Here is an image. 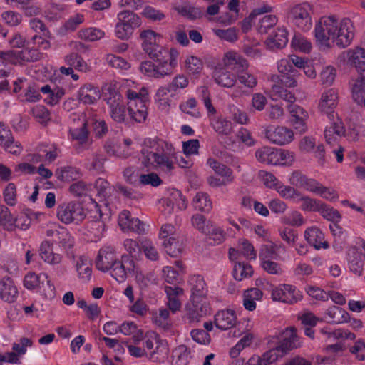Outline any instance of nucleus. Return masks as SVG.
<instances>
[{
  "label": "nucleus",
  "instance_id": "obj_1",
  "mask_svg": "<svg viewBox=\"0 0 365 365\" xmlns=\"http://www.w3.org/2000/svg\"><path fill=\"white\" fill-rule=\"evenodd\" d=\"M354 34V24L348 18L339 19L333 16H322L314 27L316 42L322 48H329L334 45L341 48L348 47Z\"/></svg>",
  "mask_w": 365,
  "mask_h": 365
},
{
  "label": "nucleus",
  "instance_id": "obj_2",
  "mask_svg": "<svg viewBox=\"0 0 365 365\" xmlns=\"http://www.w3.org/2000/svg\"><path fill=\"white\" fill-rule=\"evenodd\" d=\"M140 160L143 166L148 169L170 173L175 168L177 153L170 143L147 138L143 144Z\"/></svg>",
  "mask_w": 365,
  "mask_h": 365
},
{
  "label": "nucleus",
  "instance_id": "obj_3",
  "mask_svg": "<svg viewBox=\"0 0 365 365\" xmlns=\"http://www.w3.org/2000/svg\"><path fill=\"white\" fill-rule=\"evenodd\" d=\"M189 283L191 286V294L185 309L189 319L197 320L209 312L205 282L201 276L197 275L192 276Z\"/></svg>",
  "mask_w": 365,
  "mask_h": 365
},
{
  "label": "nucleus",
  "instance_id": "obj_4",
  "mask_svg": "<svg viewBox=\"0 0 365 365\" xmlns=\"http://www.w3.org/2000/svg\"><path fill=\"white\" fill-rule=\"evenodd\" d=\"M272 95L285 101L291 103L287 106L289 114V123L296 132L304 133L308 130V120L309 115L308 111L299 105L293 103L296 101L294 94L279 85H274L272 88Z\"/></svg>",
  "mask_w": 365,
  "mask_h": 365
},
{
  "label": "nucleus",
  "instance_id": "obj_5",
  "mask_svg": "<svg viewBox=\"0 0 365 365\" xmlns=\"http://www.w3.org/2000/svg\"><path fill=\"white\" fill-rule=\"evenodd\" d=\"M168 53V58L165 56H155V62H142L139 68L140 73L147 77L154 78H160L171 74L178 66L180 52L177 48H171Z\"/></svg>",
  "mask_w": 365,
  "mask_h": 365
},
{
  "label": "nucleus",
  "instance_id": "obj_6",
  "mask_svg": "<svg viewBox=\"0 0 365 365\" xmlns=\"http://www.w3.org/2000/svg\"><path fill=\"white\" fill-rule=\"evenodd\" d=\"M269 354L274 357L277 362L282 359L289 351L302 346V341L297 334L293 327L286 328L276 335L272 336L269 341Z\"/></svg>",
  "mask_w": 365,
  "mask_h": 365
},
{
  "label": "nucleus",
  "instance_id": "obj_7",
  "mask_svg": "<svg viewBox=\"0 0 365 365\" xmlns=\"http://www.w3.org/2000/svg\"><path fill=\"white\" fill-rule=\"evenodd\" d=\"M109 273L119 283L124 282L128 277L131 276L135 277L140 287L147 286V279L134 260L128 255H123L120 259L118 258Z\"/></svg>",
  "mask_w": 365,
  "mask_h": 365
},
{
  "label": "nucleus",
  "instance_id": "obj_8",
  "mask_svg": "<svg viewBox=\"0 0 365 365\" xmlns=\"http://www.w3.org/2000/svg\"><path fill=\"white\" fill-rule=\"evenodd\" d=\"M23 284L28 290L39 292L45 299L51 300L56 297L55 285L46 273L29 272L24 276Z\"/></svg>",
  "mask_w": 365,
  "mask_h": 365
},
{
  "label": "nucleus",
  "instance_id": "obj_9",
  "mask_svg": "<svg viewBox=\"0 0 365 365\" xmlns=\"http://www.w3.org/2000/svg\"><path fill=\"white\" fill-rule=\"evenodd\" d=\"M253 328L252 319L250 317H242L238 327L233 330L232 336L242 337L240 340L230 348L229 356L236 359L240 353L245 349L250 348L255 341V335L251 331Z\"/></svg>",
  "mask_w": 365,
  "mask_h": 365
},
{
  "label": "nucleus",
  "instance_id": "obj_10",
  "mask_svg": "<svg viewBox=\"0 0 365 365\" xmlns=\"http://www.w3.org/2000/svg\"><path fill=\"white\" fill-rule=\"evenodd\" d=\"M117 23L115 26V35L120 40L130 39L135 30L141 25L140 18L130 11H123L117 15Z\"/></svg>",
  "mask_w": 365,
  "mask_h": 365
},
{
  "label": "nucleus",
  "instance_id": "obj_11",
  "mask_svg": "<svg viewBox=\"0 0 365 365\" xmlns=\"http://www.w3.org/2000/svg\"><path fill=\"white\" fill-rule=\"evenodd\" d=\"M41 54L35 49H24L21 51H0V78L7 76L5 63L21 64L26 61H35L41 58Z\"/></svg>",
  "mask_w": 365,
  "mask_h": 365
},
{
  "label": "nucleus",
  "instance_id": "obj_12",
  "mask_svg": "<svg viewBox=\"0 0 365 365\" xmlns=\"http://www.w3.org/2000/svg\"><path fill=\"white\" fill-rule=\"evenodd\" d=\"M346 260L350 272L358 276L363 274L365 270V240L358 239L356 245L348 249Z\"/></svg>",
  "mask_w": 365,
  "mask_h": 365
},
{
  "label": "nucleus",
  "instance_id": "obj_13",
  "mask_svg": "<svg viewBox=\"0 0 365 365\" xmlns=\"http://www.w3.org/2000/svg\"><path fill=\"white\" fill-rule=\"evenodd\" d=\"M148 89L143 88L140 93V96L135 97L133 93L128 94V112L135 121L143 123L148 115L147 101L148 99Z\"/></svg>",
  "mask_w": 365,
  "mask_h": 365
},
{
  "label": "nucleus",
  "instance_id": "obj_14",
  "mask_svg": "<svg viewBox=\"0 0 365 365\" xmlns=\"http://www.w3.org/2000/svg\"><path fill=\"white\" fill-rule=\"evenodd\" d=\"M289 16L292 24L302 31H309L312 27V6L307 3L292 6Z\"/></svg>",
  "mask_w": 365,
  "mask_h": 365
},
{
  "label": "nucleus",
  "instance_id": "obj_15",
  "mask_svg": "<svg viewBox=\"0 0 365 365\" xmlns=\"http://www.w3.org/2000/svg\"><path fill=\"white\" fill-rule=\"evenodd\" d=\"M265 138L272 144L284 146L294 140V132L284 125H269L264 130Z\"/></svg>",
  "mask_w": 365,
  "mask_h": 365
},
{
  "label": "nucleus",
  "instance_id": "obj_16",
  "mask_svg": "<svg viewBox=\"0 0 365 365\" xmlns=\"http://www.w3.org/2000/svg\"><path fill=\"white\" fill-rule=\"evenodd\" d=\"M57 217L64 224L81 222L86 217L82 205L78 202H70L60 205L57 208Z\"/></svg>",
  "mask_w": 365,
  "mask_h": 365
},
{
  "label": "nucleus",
  "instance_id": "obj_17",
  "mask_svg": "<svg viewBox=\"0 0 365 365\" xmlns=\"http://www.w3.org/2000/svg\"><path fill=\"white\" fill-rule=\"evenodd\" d=\"M271 298L274 302L292 304L302 300V293L294 285L281 284L272 289Z\"/></svg>",
  "mask_w": 365,
  "mask_h": 365
},
{
  "label": "nucleus",
  "instance_id": "obj_18",
  "mask_svg": "<svg viewBox=\"0 0 365 365\" xmlns=\"http://www.w3.org/2000/svg\"><path fill=\"white\" fill-rule=\"evenodd\" d=\"M298 149L301 153L313 154L321 165L324 161V146L315 135H305L299 141Z\"/></svg>",
  "mask_w": 365,
  "mask_h": 365
},
{
  "label": "nucleus",
  "instance_id": "obj_19",
  "mask_svg": "<svg viewBox=\"0 0 365 365\" xmlns=\"http://www.w3.org/2000/svg\"><path fill=\"white\" fill-rule=\"evenodd\" d=\"M338 99V92L336 89H326L320 95L317 108L321 113L326 114L329 118H334Z\"/></svg>",
  "mask_w": 365,
  "mask_h": 365
},
{
  "label": "nucleus",
  "instance_id": "obj_20",
  "mask_svg": "<svg viewBox=\"0 0 365 365\" xmlns=\"http://www.w3.org/2000/svg\"><path fill=\"white\" fill-rule=\"evenodd\" d=\"M215 327L221 331L236 329L240 323L237 312L232 309H224L218 311L214 318Z\"/></svg>",
  "mask_w": 365,
  "mask_h": 365
},
{
  "label": "nucleus",
  "instance_id": "obj_21",
  "mask_svg": "<svg viewBox=\"0 0 365 365\" xmlns=\"http://www.w3.org/2000/svg\"><path fill=\"white\" fill-rule=\"evenodd\" d=\"M117 259V252L113 247H103L98 252L96 260V268L103 272H110Z\"/></svg>",
  "mask_w": 365,
  "mask_h": 365
},
{
  "label": "nucleus",
  "instance_id": "obj_22",
  "mask_svg": "<svg viewBox=\"0 0 365 365\" xmlns=\"http://www.w3.org/2000/svg\"><path fill=\"white\" fill-rule=\"evenodd\" d=\"M339 59L354 66L361 73H365V50L364 48L356 47L344 51L340 54Z\"/></svg>",
  "mask_w": 365,
  "mask_h": 365
},
{
  "label": "nucleus",
  "instance_id": "obj_23",
  "mask_svg": "<svg viewBox=\"0 0 365 365\" xmlns=\"http://www.w3.org/2000/svg\"><path fill=\"white\" fill-rule=\"evenodd\" d=\"M140 37L143 40V49L150 58H155L157 56L155 52L163 39V36L153 30L148 29L143 31Z\"/></svg>",
  "mask_w": 365,
  "mask_h": 365
},
{
  "label": "nucleus",
  "instance_id": "obj_24",
  "mask_svg": "<svg viewBox=\"0 0 365 365\" xmlns=\"http://www.w3.org/2000/svg\"><path fill=\"white\" fill-rule=\"evenodd\" d=\"M0 145L14 155H19L23 150L21 145L14 140L9 128L2 123H0Z\"/></svg>",
  "mask_w": 365,
  "mask_h": 365
},
{
  "label": "nucleus",
  "instance_id": "obj_25",
  "mask_svg": "<svg viewBox=\"0 0 365 365\" xmlns=\"http://www.w3.org/2000/svg\"><path fill=\"white\" fill-rule=\"evenodd\" d=\"M118 225L123 232H145L146 225L138 218H131L130 213L127 210L122 211L118 217Z\"/></svg>",
  "mask_w": 365,
  "mask_h": 365
},
{
  "label": "nucleus",
  "instance_id": "obj_26",
  "mask_svg": "<svg viewBox=\"0 0 365 365\" xmlns=\"http://www.w3.org/2000/svg\"><path fill=\"white\" fill-rule=\"evenodd\" d=\"M207 116L210 126L218 135L227 136L233 132V123L227 118L210 113Z\"/></svg>",
  "mask_w": 365,
  "mask_h": 365
},
{
  "label": "nucleus",
  "instance_id": "obj_27",
  "mask_svg": "<svg viewBox=\"0 0 365 365\" xmlns=\"http://www.w3.org/2000/svg\"><path fill=\"white\" fill-rule=\"evenodd\" d=\"M143 347L146 349L147 354L150 359H153L156 354L160 351L163 345V341L160 336L154 331H148L143 334Z\"/></svg>",
  "mask_w": 365,
  "mask_h": 365
},
{
  "label": "nucleus",
  "instance_id": "obj_28",
  "mask_svg": "<svg viewBox=\"0 0 365 365\" xmlns=\"http://www.w3.org/2000/svg\"><path fill=\"white\" fill-rule=\"evenodd\" d=\"M305 240L316 250L329 248V243L324 240V235L317 226L307 227L304 232Z\"/></svg>",
  "mask_w": 365,
  "mask_h": 365
},
{
  "label": "nucleus",
  "instance_id": "obj_29",
  "mask_svg": "<svg viewBox=\"0 0 365 365\" xmlns=\"http://www.w3.org/2000/svg\"><path fill=\"white\" fill-rule=\"evenodd\" d=\"M238 250L230 248L229 250L230 259L232 261H237L240 255H242L247 259H255L257 252L252 244L247 239H242L238 243Z\"/></svg>",
  "mask_w": 365,
  "mask_h": 365
},
{
  "label": "nucleus",
  "instance_id": "obj_30",
  "mask_svg": "<svg viewBox=\"0 0 365 365\" xmlns=\"http://www.w3.org/2000/svg\"><path fill=\"white\" fill-rule=\"evenodd\" d=\"M349 319V314L336 306H331L327 309L322 317V321L334 324L346 323Z\"/></svg>",
  "mask_w": 365,
  "mask_h": 365
},
{
  "label": "nucleus",
  "instance_id": "obj_31",
  "mask_svg": "<svg viewBox=\"0 0 365 365\" xmlns=\"http://www.w3.org/2000/svg\"><path fill=\"white\" fill-rule=\"evenodd\" d=\"M101 97L99 88L91 83L81 86L77 93L78 100L83 104H94Z\"/></svg>",
  "mask_w": 365,
  "mask_h": 365
},
{
  "label": "nucleus",
  "instance_id": "obj_32",
  "mask_svg": "<svg viewBox=\"0 0 365 365\" xmlns=\"http://www.w3.org/2000/svg\"><path fill=\"white\" fill-rule=\"evenodd\" d=\"M333 122L324 130V138L328 144L336 143L345 134V128L342 120L336 118H331Z\"/></svg>",
  "mask_w": 365,
  "mask_h": 365
},
{
  "label": "nucleus",
  "instance_id": "obj_33",
  "mask_svg": "<svg viewBox=\"0 0 365 365\" xmlns=\"http://www.w3.org/2000/svg\"><path fill=\"white\" fill-rule=\"evenodd\" d=\"M164 291L166 294L167 306L170 311L176 313L182 307L179 297L184 294V289L180 287L165 286Z\"/></svg>",
  "mask_w": 365,
  "mask_h": 365
},
{
  "label": "nucleus",
  "instance_id": "obj_34",
  "mask_svg": "<svg viewBox=\"0 0 365 365\" xmlns=\"http://www.w3.org/2000/svg\"><path fill=\"white\" fill-rule=\"evenodd\" d=\"M41 161L40 154L28 155L26 160L16 165L14 171L19 175H33L36 173V167L34 165Z\"/></svg>",
  "mask_w": 365,
  "mask_h": 365
},
{
  "label": "nucleus",
  "instance_id": "obj_35",
  "mask_svg": "<svg viewBox=\"0 0 365 365\" xmlns=\"http://www.w3.org/2000/svg\"><path fill=\"white\" fill-rule=\"evenodd\" d=\"M288 43V31L284 27H279L266 40L265 43L269 49L284 48Z\"/></svg>",
  "mask_w": 365,
  "mask_h": 365
},
{
  "label": "nucleus",
  "instance_id": "obj_36",
  "mask_svg": "<svg viewBox=\"0 0 365 365\" xmlns=\"http://www.w3.org/2000/svg\"><path fill=\"white\" fill-rule=\"evenodd\" d=\"M291 60L294 67L302 70L307 78L314 79L317 77L315 63L312 60L294 54L291 55Z\"/></svg>",
  "mask_w": 365,
  "mask_h": 365
},
{
  "label": "nucleus",
  "instance_id": "obj_37",
  "mask_svg": "<svg viewBox=\"0 0 365 365\" xmlns=\"http://www.w3.org/2000/svg\"><path fill=\"white\" fill-rule=\"evenodd\" d=\"M320 334L327 341L339 339L354 340L356 339V335L354 333L348 329L341 328L333 330L330 327H324L320 329Z\"/></svg>",
  "mask_w": 365,
  "mask_h": 365
},
{
  "label": "nucleus",
  "instance_id": "obj_38",
  "mask_svg": "<svg viewBox=\"0 0 365 365\" xmlns=\"http://www.w3.org/2000/svg\"><path fill=\"white\" fill-rule=\"evenodd\" d=\"M263 292L258 288H250L244 291L242 294V305L244 308L253 312L257 307V301H261Z\"/></svg>",
  "mask_w": 365,
  "mask_h": 365
},
{
  "label": "nucleus",
  "instance_id": "obj_39",
  "mask_svg": "<svg viewBox=\"0 0 365 365\" xmlns=\"http://www.w3.org/2000/svg\"><path fill=\"white\" fill-rule=\"evenodd\" d=\"M40 90L43 95L46 96L44 98L45 103L50 106L58 104L65 95L64 89L56 86L52 87L50 85H44L40 88Z\"/></svg>",
  "mask_w": 365,
  "mask_h": 365
},
{
  "label": "nucleus",
  "instance_id": "obj_40",
  "mask_svg": "<svg viewBox=\"0 0 365 365\" xmlns=\"http://www.w3.org/2000/svg\"><path fill=\"white\" fill-rule=\"evenodd\" d=\"M18 297V289L14 282L9 278L0 282V298L5 302L12 303Z\"/></svg>",
  "mask_w": 365,
  "mask_h": 365
},
{
  "label": "nucleus",
  "instance_id": "obj_41",
  "mask_svg": "<svg viewBox=\"0 0 365 365\" xmlns=\"http://www.w3.org/2000/svg\"><path fill=\"white\" fill-rule=\"evenodd\" d=\"M207 165L212 169L215 174L225 179L227 182H232L234 181L235 175L233 171L228 166L212 158H209L207 160Z\"/></svg>",
  "mask_w": 365,
  "mask_h": 365
},
{
  "label": "nucleus",
  "instance_id": "obj_42",
  "mask_svg": "<svg viewBox=\"0 0 365 365\" xmlns=\"http://www.w3.org/2000/svg\"><path fill=\"white\" fill-rule=\"evenodd\" d=\"M41 258L49 264H58L62 260V256L53 252L52 245L48 242H43L39 249Z\"/></svg>",
  "mask_w": 365,
  "mask_h": 365
},
{
  "label": "nucleus",
  "instance_id": "obj_43",
  "mask_svg": "<svg viewBox=\"0 0 365 365\" xmlns=\"http://www.w3.org/2000/svg\"><path fill=\"white\" fill-rule=\"evenodd\" d=\"M277 152V148L269 145L263 146L256 150L255 158L261 163L274 166Z\"/></svg>",
  "mask_w": 365,
  "mask_h": 365
},
{
  "label": "nucleus",
  "instance_id": "obj_44",
  "mask_svg": "<svg viewBox=\"0 0 365 365\" xmlns=\"http://www.w3.org/2000/svg\"><path fill=\"white\" fill-rule=\"evenodd\" d=\"M76 269L78 278L83 282H88L92 276L91 263L86 257H80L76 262Z\"/></svg>",
  "mask_w": 365,
  "mask_h": 365
},
{
  "label": "nucleus",
  "instance_id": "obj_45",
  "mask_svg": "<svg viewBox=\"0 0 365 365\" xmlns=\"http://www.w3.org/2000/svg\"><path fill=\"white\" fill-rule=\"evenodd\" d=\"M88 124V120H83L81 128H71L70 129L72 139L76 140L83 148H86L90 145L88 138V132L86 128Z\"/></svg>",
  "mask_w": 365,
  "mask_h": 365
},
{
  "label": "nucleus",
  "instance_id": "obj_46",
  "mask_svg": "<svg viewBox=\"0 0 365 365\" xmlns=\"http://www.w3.org/2000/svg\"><path fill=\"white\" fill-rule=\"evenodd\" d=\"M296 161V154L287 149L277 148L274 166L291 167Z\"/></svg>",
  "mask_w": 365,
  "mask_h": 365
},
{
  "label": "nucleus",
  "instance_id": "obj_47",
  "mask_svg": "<svg viewBox=\"0 0 365 365\" xmlns=\"http://www.w3.org/2000/svg\"><path fill=\"white\" fill-rule=\"evenodd\" d=\"M290 46L295 51L309 53L312 49V43L307 37L300 34H295L292 37Z\"/></svg>",
  "mask_w": 365,
  "mask_h": 365
},
{
  "label": "nucleus",
  "instance_id": "obj_48",
  "mask_svg": "<svg viewBox=\"0 0 365 365\" xmlns=\"http://www.w3.org/2000/svg\"><path fill=\"white\" fill-rule=\"evenodd\" d=\"M119 331L126 336H132L135 344H139L143 336V331L139 329L133 322H125L120 326Z\"/></svg>",
  "mask_w": 365,
  "mask_h": 365
},
{
  "label": "nucleus",
  "instance_id": "obj_49",
  "mask_svg": "<svg viewBox=\"0 0 365 365\" xmlns=\"http://www.w3.org/2000/svg\"><path fill=\"white\" fill-rule=\"evenodd\" d=\"M109 114L111 118L116 123L124 122L126 117V111L122 99L118 101H108Z\"/></svg>",
  "mask_w": 365,
  "mask_h": 365
},
{
  "label": "nucleus",
  "instance_id": "obj_50",
  "mask_svg": "<svg viewBox=\"0 0 365 365\" xmlns=\"http://www.w3.org/2000/svg\"><path fill=\"white\" fill-rule=\"evenodd\" d=\"M185 68L190 76L198 77L203 70V62L195 56H188L185 59Z\"/></svg>",
  "mask_w": 365,
  "mask_h": 365
},
{
  "label": "nucleus",
  "instance_id": "obj_51",
  "mask_svg": "<svg viewBox=\"0 0 365 365\" xmlns=\"http://www.w3.org/2000/svg\"><path fill=\"white\" fill-rule=\"evenodd\" d=\"M105 60L110 66L118 70L122 73H126L131 68V65L128 61L112 53L107 54Z\"/></svg>",
  "mask_w": 365,
  "mask_h": 365
},
{
  "label": "nucleus",
  "instance_id": "obj_52",
  "mask_svg": "<svg viewBox=\"0 0 365 365\" xmlns=\"http://www.w3.org/2000/svg\"><path fill=\"white\" fill-rule=\"evenodd\" d=\"M213 77L218 85L224 87L230 88L235 83V77L224 68L215 69Z\"/></svg>",
  "mask_w": 365,
  "mask_h": 365
},
{
  "label": "nucleus",
  "instance_id": "obj_53",
  "mask_svg": "<svg viewBox=\"0 0 365 365\" xmlns=\"http://www.w3.org/2000/svg\"><path fill=\"white\" fill-rule=\"evenodd\" d=\"M17 219L6 207L0 208V225L7 231H14L16 228Z\"/></svg>",
  "mask_w": 365,
  "mask_h": 365
},
{
  "label": "nucleus",
  "instance_id": "obj_54",
  "mask_svg": "<svg viewBox=\"0 0 365 365\" xmlns=\"http://www.w3.org/2000/svg\"><path fill=\"white\" fill-rule=\"evenodd\" d=\"M101 95L108 105L110 101H118L122 99L121 95L118 92L117 85L111 82L105 83L103 86Z\"/></svg>",
  "mask_w": 365,
  "mask_h": 365
},
{
  "label": "nucleus",
  "instance_id": "obj_55",
  "mask_svg": "<svg viewBox=\"0 0 365 365\" xmlns=\"http://www.w3.org/2000/svg\"><path fill=\"white\" fill-rule=\"evenodd\" d=\"M105 31L99 28L88 27L78 31V37L86 41H99L105 37Z\"/></svg>",
  "mask_w": 365,
  "mask_h": 365
},
{
  "label": "nucleus",
  "instance_id": "obj_56",
  "mask_svg": "<svg viewBox=\"0 0 365 365\" xmlns=\"http://www.w3.org/2000/svg\"><path fill=\"white\" fill-rule=\"evenodd\" d=\"M223 63L227 67L238 66L242 68H247L248 63L247 60L236 51L227 52L223 57Z\"/></svg>",
  "mask_w": 365,
  "mask_h": 365
},
{
  "label": "nucleus",
  "instance_id": "obj_57",
  "mask_svg": "<svg viewBox=\"0 0 365 365\" xmlns=\"http://www.w3.org/2000/svg\"><path fill=\"white\" fill-rule=\"evenodd\" d=\"M163 246L165 252L171 257L178 256L183 250V245L179 235L163 241Z\"/></svg>",
  "mask_w": 365,
  "mask_h": 365
},
{
  "label": "nucleus",
  "instance_id": "obj_58",
  "mask_svg": "<svg viewBox=\"0 0 365 365\" xmlns=\"http://www.w3.org/2000/svg\"><path fill=\"white\" fill-rule=\"evenodd\" d=\"M324 219L332 222L339 223L341 220V215L334 207L322 201L317 211Z\"/></svg>",
  "mask_w": 365,
  "mask_h": 365
},
{
  "label": "nucleus",
  "instance_id": "obj_59",
  "mask_svg": "<svg viewBox=\"0 0 365 365\" xmlns=\"http://www.w3.org/2000/svg\"><path fill=\"white\" fill-rule=\"evenodd\" d=\"M55 175L59 180L63 182L76 180L81 176L79 170L72 167L58 168L55 172Z\"/></svg>",
  "mask_w": 365,
  "mask_h": 365
},
{
  "label": "nucleus",
  "instance_id": "obj_60",
  "mask_svg": "<svg viewBox=\"0 0 365 365\" xmlns=\"http://www.w3.org/2000/svg\"><path fill=\"white\" fill-rule=\"evenodd\" d=\"M59 153V150L55 145H46L40 147L38 153L36 154L41 155V161L40 163L50 165L57 158Z\"/></svg>",
  "mask_w": 365,
  "mask_h": 365
},
{
  "label": "nucleus",
  "instance_id": "obj_61",
  "mask_svg": "<svg viewBox=\"0 0 365 365\" xmlns=\"http://www.w3.org/2000/svg\"><path fill=\"white\" fill-rule=\"evenodd\" d=\"M192 204L196 210L202 212H209L212 209V201L205 192H197L193 198Z\"/></svg>",
  "mask_w": 365,
  "mask_h": 365
},
{
  "label": "nucleus",
  "instance_id": "obj_62",
  "mask_svg": "<svg viewBox=\"0 0 365 365\" xmlns=\"http://www.w3.org/2000/svg\"><path fill=\"white\" fill-rule=\"evenodd\" d=\"M173 92L169 86L160 87L155 95V101L161 109H165L170 106L171 99L169 93Z\"/></svg>",
  "mask_w": 365,
  "mask_h": 365
},
{
  "label": "nucleus",
  "instance_id": "obj_63",
  "mask_svg": "<svg viewBox=\"0 0 365 365\" xmlns=\"http://www.w3.org/2000/svg\"><path fill=\"white\" fill-rule=\"evenodd\" d=\"M268 350L262 355L253 354L244 365H272L276 361Z\"/></svg>",
  "mask_w": 365,
  "mask_h": 365
},
{
  "label": "nucleus",
  "instance_id": "obj_64",
  "mask_svg": "<svg viewBox=\"0 0 365 365\" xmlns=\"http://www.w3.org/2000/svg\"><path fill=\"white\" fill-rule=\"evenodd\" d=\"M353 83L351 88L352 98L355 102H359L362 99V96L365 93V73H361Z\"/></svg>",
  "mask_w": 365,
  "mask_h": 365
}]
</instances>
